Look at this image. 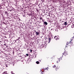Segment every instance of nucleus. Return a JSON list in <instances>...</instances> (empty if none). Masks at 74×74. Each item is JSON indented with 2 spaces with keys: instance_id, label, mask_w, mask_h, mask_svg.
I'll list each match as a JSON object with an SVG mask.
<instances>
[{
  "instance_id": "26",
  "label": "nucleus",
  "mask_w": 74,
  "mask_h": 74,
  "mask_svg": "<svg viewBox=\"0 0 74 74\" xmlns=\"http://www.w3.org/2000/svg\"><path fill=\"white\" fill-rule=\"evenodd\" d=\"M60 29H62V28H60Z\"/></svg>"
},
{
  "instance_id": "22",
  "label": "nucleus",
  "mask_w": 74,
  "mask_h": 74,
  "mask_svg": "<svg viewBox=\"0 0 74 74\" xmlns=\"http://www.w3.org/2000/svg\"><path fill=\"white\" fill-rule=\"evenodd\" d=\"M66 47H67V45H66Z\"/></svg>"
},
{
  "instance_id": "23",
  "label": "nucleus",
  "mask_w": 74,
  "mask_h": 74,
  "mask_svg": "<svg viewBox=\"0 0 74 74\" xmlns=\"http://www.w3.org/2000/svg\"><path fill=\"white\" fill-rule=\"evenodd\" d=\"M41 73L42 74V72H41Z\"/></svg>"
},
{
  "instance_id": "19",
  "label": "nucleus",
  "mask_w": 74,
  "mask_h": 74,
  "mask_svg": "<svg viewBox=\"0 0 74 74\" xmlns=\"http://www.w3.org/2000/svg\"><path fill=\"white\" fill-rule=\"evenodd\" d=\"M49 16H50V15H49Z\"/></svg>"
},
{
  "instance_id": "5",
  "label": "nucleus",
  "mask_w": 74,
  "mask_h": 74,
  "mask_svg": "<svg viewBox=\"0 0 74 74\" xmlns=\"http://www.w3.org/2000/svg\"><path fill=\"white\" fill-rule=\"evenodd\" d=\"M64 25H67V22H64Z\"/></svg>"
},
{
  "instance_id": "18",
  "label": "nucleus",
  "mask_w": 74,
  "mask_h": 74,
  "mask_svg": "<svg viewBox=\"0 0 74 74\" xmlns=\"http://www.w3.org/2000/svg\"><path fill=\"white\" fill-rule=\"evenodd\" d=\"M56 70H58V68H56Z\"/></svg>"
},
{
  "instance_id": "8",
  "label": "nucleus",
  "mask_w": 74,
  "mask_h": 74,
  "mask_svg": "<svg viewBox=\"0 0 74 74\" xmlns=\"http://www.w3.org/2000/svg\"><path fill=\"white\" fill-rule=\"evenodd\" d=\"M44 70H48V68H45L43 69Z\"/></svg>"
},
{
  "instance_id": "14",
  "label": "nucleus",
  "mask_w": 74,
  "mask_h": 74,
  "mask_svg": "<svg viewBox=\"0 0 74 74\" xmlns=\"http://www.w3.org/2000/svg\"><path fill=\"white\" fill-rule=\"evenodd\" d=\"M56 66L55 65H54V66H53V67H55L56 68Z\"/></svg>"
},
{
  "instance_id": "24",
  "label": "nucleus",
  "mask_w": 74,
  "mask_h": 74,
  "mask_svg": "<svg viewBox=\"0 0 74 74\" xmlns=\"http://www.w3.org/2000/svg\"><path fill=\"white\" fill-rule=\"evenodd\" d=\"M16 40H15V42H16Z\"/></svg>"
},
{
  "instance_id": "17",
  "label": "nucleus",
  "mask_w": 74,
  "mask_h": 74,
  "mask_svg": "<svg viewBox=\"0 0 74 74\" xmlns=\"http://www.w3.org/2000/svg\"><path fill=\"white\" fill-rule=\"evenodd\" d=\"M19 57H22V56H19Z\"/></svg>"
},
{
  "instance_id": "6",
  "label": "nucleus",
  "mask_w": 74,
  "mask_h": 74,
  "mask_svg": "<svg viewBox=\"0 0 74 74\" xmlns=\"http://www.w3.org/2000/svg\"><path fill=\"white\" fill-rule=\"evenodd\" d=\"M36 64H39V63H40V62H39V61H37L36 62Z\"/></svg>"
},
{
  "instance_id": "3",
  "label": "nucleus",
  "mask_w": 74,
  "mask_h": 74,
  "mask_svg": "<svg viewBox=\"0 0 74 74\" xmlns=\"http://www.w3.org/2000/svg\"><path fill=\"white\" fill-rule=\"evenodd\" d=\"M44 24H45V25H48V23H47V22L45 21L44 22Z\"/></svg>"
},
{
  "instance_id": "13",
  "label": "nucleus",
  "mask_w": 74,
  "mask_h": 74,
  "mask_svg": "<svg viewBox=\"0 0 74 74\" xmlns=\"http://www.w3.org/2000/svg\"><path fill=\"white\" fill-rule=\"evenodd\" d=\"M26 55L27 56H29V54H26Z\"/></svg>"
},
{
  "instance_id": "25",
  "label": "nucleus",
  "mask_w": 74,
  "mask_h": 74,
  "mask_svg": "<svg viewBox=\"0 0 74 74\" xmlns=\"http://www.w3.org/2000/svg\"><path fill=\"white\" fill-rule=\"evenodd\" d=\"M6 47H8V46H7Z\"/></svg>"
},
{
  "instance_id": "10",
  "label": "nucleus",
  "mask_w": 74,
  "mask_h": 74,
  "mask_svg": "<svg viewBox=\"0 0 74 74\" xmlns=\"http://www.w3.org/2000/svg\"><path fill=\"white\" fill-rule=\"evenodd\" d=\"M69 43L68 42H67L66 43V45H69Z\"/></svg>"
},
{
  "instance_id": "2",
  "label": "nucleus",
  "mask_w": 74,
  "mask_h": 74,
  "mask_svg": "<svg viewBox=\"0 0 74 74\" xmlns=\"http://www.w3.org/2000/svg\"><path fill=\"white\" fill-rule=\"evenodd\" d=\"M54 38L56 40H59V38H58V37H57V36H55L54 37Z\"/></svg>"
},
{
  "instance_id": "21",
  "label": "nucleus",
  "mask_w": 74,
  "mask_h": 74,
  "mask_svg": "<svg viewBox=\"0 0 74 74\" xmlns=\"http://www.w3.org/2000/svg\"><path fill=\"white\" fill-rule=\"evenodd\" d=\"M3 50H5V48H3Z\"/></svg>"
},
{
  "instance_id": "20",
  "label": "nucleus",
  "mask_w": 74,
  "mask_h": 74,
  "mask_svg": "<svg viewBox=\"0 0 74 74\" xmlns=\"http://www.w3.org/2000/svg\"><path fill=\"white\" fill-rule=\"evenodd\" d=\"M40 71H41V72H42V71L41 70V69L40 70Z\"/></svg>"
},
{
  "instance_id": "11",
  "label": "nucleus",
  "mask_w": 74,
  "mask_h": 74,
  "mask_svg": "<svg viewBox=\"0 0 74 74\" xmlns=\"http://www.w3.org/2000/svg\"><path fill=\"white\" fill-rule=\"evenodd\" d=\"M19 38H18V39H16V40L17 41H18V40H19Z\"/></svg>"
},
{
  "instance_id": "4",
  "label": "nucleus",
  "mask_w": 74,
  "mask_h": 74,
  "mask_svg": "<svg viewBox=\"0 0 74 74\" xmlns=\"http://www.w3.org/2000/svg\"><path fill=\"white\" fill-rule=\"evenodd\" d=\"M36 35L37 36V35H38V34H39V32H36Z\"/></svg>"
},
{
  "instance_id": "15",
  "label": "nucleus",
  "mask_w": 74,
  "mask_h": 74,
  "mask_svg": "<svg viewBox=\"0 0 74 74\" xmlns=\"http://www.w3.org/2000/svg\"><path fill=\"white\" fill-rule=\"evenodd\" d=\"M5 66H6V67H8V66L7 65V64H6Z\"/></svg>"
},
{
  "instance_id": "16",
  "label": "nucleus",
  "mask_w": 74,
  "mask_h": 74,
  "mask_svg": "<svg viewBox=\"0 0 74 74\" xmlns=\"http://www.w3.org/2000/svg\"><path fill=\"white\" fill-rule=\"evenodd\" d=\"M30 52H32V49H30Z\"/></svg>"
},
{
  "instance_id": "9",
  "label": "nucleus",
  "mask_w": 74,
  "mask_h": 74,
  "mask_svg": "<svg viewBox=\"0 0 74 74\" xmlns=\"http://www.w3.org/2000/svg\"><path fill=\"white\" fill-rule=\"evenodd\" d=\"M71 27L72 28H73V27H74V24H73L71 26Z\"/></svg>"
},
{
  "instance_id": "7",
  "label": "nucleus",
  "mask_w": 74,
  "mask_h": 74,
  "mask_svg": "<svg viewBox=\"0 0 74 74\" xmlns=\"http://www.w3.org/2000/svg\"><path fill=\"white\" fill-rule=\"evenodd\" d=\"M60 62V59H58V61H57V63H58V62Z\"/></svg>"
},
{
  "instance_id": "1",
  "label": "nucleus",
  "mask_w": 74,
  "mask_h": 74,
  "mask_svg": "<svg viewBox=\"0 0 74 74\" xmlns=\"http://www.w3.org/2000/svg\"><path fill=\"white\" fill-rule=\"evenodd\" d=\"M47 39L49 40L48 43H49L51 41V38H47Z\"/></svg>"
},
{
  "instance_id": "27",
  "label": "nucleus",
  "mask_w": 74,
  "mask_h": 74,
  "mask_svg": "<svg viewBox=\"0 0 74 74\" xmlns=\"http://www.w3.org/2000/svg\"><path fill=\"white\" fill-rule=\"evenodd\" d=\"M41 46H42V45H41Z\"/></svg>"
},
{
  "instance_id": "12",
  "label": "nucleus",
  "mask_w": 74,
  "mask_h": 74,
  "mask_svg": "<svg viewBox=\"0 0 74 74\" xmlns=\"http://www.w3.org/2000/svg\"><path fill=\"white\" fill-rule=\"evenodd\" d=\"M62 54L63 55H64L65 54H66V53H63Z\"/></svg>"
}]
</instances>
